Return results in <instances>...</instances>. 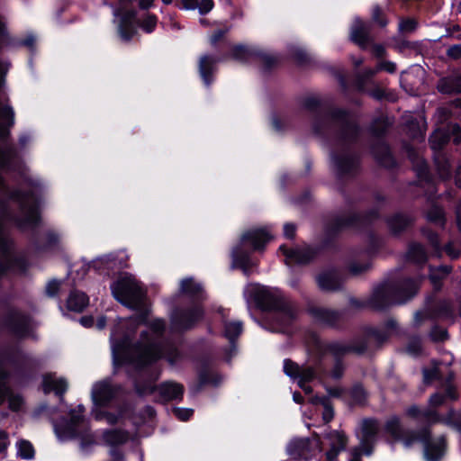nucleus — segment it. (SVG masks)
<instances>
[{"label": "nucleus", "mask_w": 461, "mask_h": 461, "mask_svg": "<svg viewBox=\"0 0 461 461\" xmlns=\"http://www.w3.org/2000/svg\"><path fill=\"white\" fill-rule=\"evenodd\" d=\"M144 321V315L138 318L120 320L118 325L112 330L111 343L113 355L115 360H126L137 365H146L156 361L162 357L160 346L156 342L165 324L161 320H155L149 326L154 337L148 339L146 334H142L141 341L131 345V335L136 330L138 324Z\"/></svg>", "instance_id": "obj_1"}, {"label": "nucleus", "mask_w": 461, "mask_h": 461, "mask_svg": "<svg viewBox=\"0 0 461 461\" xmlns=\"http://www.w3.org/2000/svg\"><path fill=\"white\" fill-rule=\"evenodd\" d=\"M246 292L250 294L263 309L274 310L271 319L276 331H285L292 323L295 311L292 305L282 301L278 290L259 285H249L247 286Z\"/></svg>", "instance_id": "obj_2"}, {"label": "nucleus", "mask_w": 461, "mask_h": 461, "mask_svg": "<svg viewBox=\"0 0 461 461\" xmlns=\"http://www.w3.org/2000/svg\"><path fill=\"white\" fill-rule=\"evenodd\" d=\"M384 430L392 439L402 440L405 447H410L414 442L420 440L424 444V456L427 461H438L440 459L446 448L443 437L436 439H429V432L425 429L419 435L415 432L404 434L400 418L397 416L389 417L384 425Z\"/></svg>", "instance_id": "obj_3"}, {"label": "nucleus", "mask_w": 461, "mask_h": 461, "mask_svg": "<svg viewBox=\"0 0 461 461\" xmlns=\"http://www.w3.org/2000/svg\"><path fill=\"white\" fill-rule=\"evenodd\" d=\"M111 290L113 297L129 308L139 309L143 304L145 292L131 275L121 276L112 285Z\"/></svg>", "instance_id": "obj_4"}, {"label": "nucleus", "mask_w": 461, "mask_h": 461, "mask_svg": "<svg viewBox=\"0 0 461 461\" xmlns=\"http://www.w3.org/2000/svg\"><path fill=\"white\" fill-rule=\"evenodd\" d=\"M286 451L294 460L308 461L317 452L321 451V441L318 435L312 438H294L287 445Z\"/></svg>", "instance_id": "obj_5"}, {"label": "nucleus", "mask_w": 461, "mask_h": 461, "mask_svg": "<svg viewBox=\"0 0 461 461\" xmlns=\"http://www.w3.org/2000/svg\"><path fill=\"white\" fill-rule=\"evenodd\" d=\"M12 200L21 208L23 219L18 221L20 227L35 225L39 221L38 200L34 194L16 192L12 194Z\"/></svg>", "instance_id": "obj_6"}, {"label": "nucleus", "mask_w": 461, "mask_h": 461, "mask_svg": "<svg viewBox=\"0 0 461 461\" xmlns=\"http://www.w3.org/2000/svg\"><path fill=\"white\" fill-rule=\"evenodd\" d=\"M380 429V423L376 420L369 419L362 421L360 431L357 434L359 441L357 447L363 450L364 456H369L373 454Z\"/></svg>", "instance_id": "obj_7"}, {"label": "nucleus", "mask_w": 461, "mask_h": 461, "mask_svg": "<svg viewBox=\"0 0 461 461\" xmlns=\"http://www.w3.org/2000/svg\"><path fill=\"white\" fill-rule=\"evenodd\" d=\"M84 408L79 405L78 411L71 412L70 422L66 426H59L55 428L56 434L60 440H67L80 437L87 430V424L82 418Z\"/></svg>", "instance_id": "obj_8"}, {"label": "nucleus", "mask_w": 461, "mask_h": 461, "mask_svg": "<svg viewBox=\"0 0 461 461\" xmlns=\"http://www.w3.org/2000/svg\"><path fill=\"white\" fill-rule=\"evenodd\" d=\"M284 371L288 376L298 379L299 386L306 393H312L311 386L306 384L312 381L316 375V372L313 368L309 366L303 367L290 360H285Z\"/></svg>", "instance_id": "obj_9"}, {"label": "nucleus", "mask_w": 461, "mask_h": 461, "mask_svg": "<svg viewBox=\"0 0 461 461\" xmlns=\"http://www.w3.org/2000/svg\"><path fill=\"white\" fill-rule=\"evenodd\" d=\"M329 441V450L325 453L326 461H337L340 452L346 449L348 438L342 430H331L325 434Z\"/></svg>", "instance_id": "obj_10"}, {"label": "nucleus", "mask_w": 461, "mask_h": 461, "mask_svg": "<svg viewBox=\"0 0 461 461\" xmlns=\"http://www.w3.org/2000/svg\"><path fill=\"white\" fill-rule=\"evenodd\" d=\"M117 388L109 380L95 383L92 388V399L96 404H105L115 395Z\"/></svg>", "instance_id": "obj_11"}, {"label": "nucleus", "mask_w": 461, "mask_h": 461, "mask_svg": "<svg viewBox=\"0 0 461 461\" xmlns=\"http://www.w3.org/2000/svg\"><path fill=\"white\" fill-rule=\"evenodd\" d=\"M271 238L270 233L265 229H254L243 234L241 244L249 243L254 249H260Z\"/></svg>", "instance_id": "obj_12"}, {"label": "nucleus", "mask_w": 461, "mask_h": 461, "mask_svg": "<svg viewBox=\"0 0 461 461\" xmlns=\"http://www.w3.org/2000/svg\"><path fill=\"white\" fill-rule=\"evenodd\" d=\"M369 26L360 19H355L350 32V39L360 48L365 49L369 41Z\"/></svg>", "instance_id": "obj_13"}, {"label": "nucleus", "mask_w": 461, "mask_h": 461, "mask_svg": "<svg viewBox=\"0 0 461 461\" xmlns=\"http://www.w3.org/2000/svg\"><path fill=\"white\" fill-rule=\"evenodd\" d=\"M203 312L199 306L181 313L174 320V324L178 329H189L203 317Z\"/></svg>", "instance_id": "obj_14"}, {"label": "nucleus", "mask_w": 461, "mask_h": 461, "mask_svg": "<svg viewBox=\"0 0 461 461\" xmlns=\"http://www.w3.org/2000/svg\"><path fill=\"white\" fill-rule=\"evenodd\" d=\"M158 392L165 401L176 400L182 398L184 387L178 383L165 382L159 385Z\"/></svg>", "instance_id": "obj_15"}, {"label": "nucleus", "mask_w": 461, "mask_h": 461, "mask_svg": "<svg viewBox=\"0 0 461 461\" xmlns=\"http://www.w3.org/2000/svg\"><path fill=\"white\" fill-rule=\"evenodd\" d=\"M437 88L442 94H459L461 93V77L449 76L443 77L438 81Z\"/></svg>", "instance_id": "obj_16"}, {"label": "nucleus", "mask_w": 461, "mask_h": 461, "mask_svg": "<svg viewBox=\"0 0 461 461\" xmlns=\"http://www.w3.org/2000/svg\"><path fill=\"white\" fill-rule=\"evenodd\" d=\"M217 60L210 56H203L199 61V72L206 86H210L212 81V74L215 69Z\"/></svg>", "instance_id": "obj_17"}, {"label": "nucleus", "mask_w": 461, "mask_h": 461, "mask_svg": "<svg viewBox=\"0 0 461 461\" xmlns=\"http://www.w3.org/2000/svg\"><path fill=\"white\" fill-rule=\"evenodd\" d=\"M280 250L286 256L285 263L289 265L291 262L298 264L307 263L313 257V252L310 249L307 250H288L285 246L280 247Z\"/></svg>", "instance_id": "obj_18"}, {"label": "nucleus", "mask_w": 461, "mask_h": 461, "mask_svg": "<svg viewBox=\"0 0 461 461\" xmlns=\"http://www.w3.org/2000/svg\"><path fill=\"white\" fill-rule=\"evenodd\" d=\"M3 377L0 375V405L5 399L8 400L9 408L12 411H19L23 403V398L14 394L9 388L2 383Z\"/></svg>", "instance_id": "obj_19"}, {"label": "nucleus", "mask_w": 461, "mask_h": 461, "mask_svg": "<svg viewBox=\"0 0 461 461\" xmlns=\"http://www.w3.org/2000/svg\"><path fill=\"white\" fill-rule=\"evenodd\" d=\"M68 388V383L64 378H57L54 375H47L43 379V389L45 393L51 391L57 394H62Z\"/></svg>", "instance_id": "obj_20"}, {"label": "nucleus", "mask_w": 461, "mask_h": 461, "mask_svg": "<svg viewBox=\"0 0 461 461\" xmlns=\"http://www.w3.org/2000/svg\"><path fill=\"white\" fill-rule=\"evenodd\" d=\"M318 285L324 291H335L340 288L341 279L334 273H324L318 276Z\"/></svg>", "instance_id": "obj_21"}, {"label": "nucleus", "mask_w": 461, "mask_h": 461, "mask_svg": "<svg viewBox=\"0 0 461 461\" xmlns=\"http://www.w3.org/2000/svg\"><path fill=\"white\" fill-rule=\"evenodd\" d=\"M364 349V347L361 348H355L349 343L342 342V341H336L331 342L327 345L326 350L328 353L332 355L335 358H338L339 357L344 356L345 354L350 352V351H362Z\"/></svg>", "instance_id": "obj_22"}, {"label": "nucleus", "mask_w": 461, "mask_h": 461, "mask_svg": "<svg viewBox=\"0 0 461 461\" xmlns=\"http://www.w3.org/2000/svg\"><path fill=\"white\" fill-rule=\"evenodd\" d=\"M88 297L86 294L73 291L68 298L67 306L71 311L81 312L88 304Z\"/></svg>", "instance_id": "obj_23"}, {"label": "nucleus", "mask_w": 461, "mask_h": 461, "mask_svg": "<svg viewBox=\"0 0 461 461\" xmlns=\"http://www.w3.org/2000/svg\"><path fill=\"white\" fill-rule=\"evenodd\" d=\"M184 8L187 10L197 9L199 14L203 15L212 10L213 0H182Z\"/></svg>", "instance_id": "obj_24"}, {"label": "nucleus", "mask_w": 461, "mask_h": 461, "mask_svg": "<svg viewBox=\"0 0 461 461\" xmlns=\"http://www.w3.org/2000/svg\"><path fill=\"white\" fill-rule=\"evenodd\" d=\"M223 317V327H224V336L232 342L233 339L240 335L242 332V323L238 321H228Z\"/></svg>", "instance_id": "obj_25"}, {"label": "nucleus", "mask_w": 461, "mask_h": 461, "mask_svg": "<svg viewBox=\"0 0 461 461\" xmlns=\"http://www.w3.org/2000/svg\"><path fill=\"white\" fill-rule=\"evenodd\" d=\"M129 438V434L124 430H107L104 433V441L112 446L125 443Z\"/></svg>", "instance_id": "obj_26"}, {"label": "nucleus", "mask_w": 461, "mask_h": 461, "mask_svg": "<svg viewBox=\"0 0 461 461\" xmlns=\"http://www.w3.org/2000/svg\"><path fill=\"white\" fill-rule=\"evenodd\" d=\"M135 17H136V13L135 12H131V13H128L122 19V22H121V24H120V27H119V33H120L121 38L123 41L131 40V37L133 36V34L135 33V30L134 29H130L129 31L127 29L128 22L130 20H131V19H134Z\"/></svg>", "instance_id": "obj_27"}, {"label": "nucleus", "mask_w": 461, "mask_h": 461, "mask_svg": "<svg viewBox=\"0 0 461 461\" xmlns=\"http://www.w3.org/2000/svg\"><path fill=\"white\" fill-rule=\"evenodd\" d=\"M17 456L23 459H32L34 456V448L31 442L21 439L16 443Z\"/></svg>", "instance_id": "obj_28"}, {"label": "nucleus", "mask_w": 461, "mask_h": 461, "mask_svg": "<svg viewBox=\"0 0 461 461\" xmlns=\"http://www.w3.org/2000/svg\"><path fill=\"white\" fill-rule=\"evenodd\" d=\"M409 222V220L402 215H395L388 220V225L391 230L394 233H398L405 229Z\"/></svg>", "instance_id": "obj_29"}, {"label": "nucleus", "mask_w": 461, "mask_h": 461, "mask_svg": "<svg viewBox=\"0 0 461 461\" xmlns=\"http://www.w3.org/2000/svg\"><path fill=\"white\" fill-rule=\"evenodd\" d=\"M447 140L448 138L446 133L440 130H437L429 139L430 147L435 151L439 150Z\"/></svg>", "instance_id": "obj_30"}, {"label": "nucleus", "mask_w": 461, "mask_h": 461, "mask_svg": "<svg viewBox=\"0 0 461 461\" xmlns=\"http://www.w3.org/2000/svg\"><path fill=\"white\" fill-rule=\"evenodd\" d=\"M5 122H8V125L14 123V111L10 106L0 107V135L5 132Z\"/></svg>", "instance_id": "obj_31"}, {"label": "nucleus", "mask_w": 461, "mask_h": 461, "mask_svg": "<svg viewBox=\"0 0 461 461\" xmlns=\"http://www.w3.org/2000/svg\"><path fill=\"white\" fill-rule=\"evenodd\" d=\"M181 291L190 295L198 294L202 293V286L191 278L184 279L181 282Z\"/></svg>", "instance_id": "obj_32"}, {"label": "nucleus", "mask_w": 461, "mask_h": 461, "mask_svg": "<svg viewBox=\"0 0 461 461\" xmlns=\"http://www.w3.org/2000/svg\"><path fill=\"white\" fill-rule=\"evenodd\" d=\"M450 272V268L447 266H442L438 268H430L429 278L435 286H438L440 279L444 278Z\"/></svg>", "instance_id": "obj_33"}, {"label": "nucleus", "mask_w": 461, "mask_h": 461, "mask_svg": "<svg viewBox=\"0 0 461 461\" xmlns=\"http://www.w3.org/2000/svg\"><path fill=\"white\" fill-rule=\"evenodd\" d=\"M409 257L411 260L418 263L425 262L427 258L423 247L419 244L412 245L410 248Z\"/></svg>", "instance_id": "obj_34"}, {"label": "nucleus", "mask_w": 461, "mask_h": 461, "mask_svg": "<svg viewBox=\"0 0 461 461\" xmlns=\"http://www.w3.org/2000/svg\"><path fill=\"white\" fill-rule=\"evenodd\" d=\"M435 160L440 177L442 179L448 178L450 176V167L448 162L442 156L437 157Z\"/></svg>", "instance_id": "obj_35"}, {"label": "nucleus", "mask_w": 461, "mask_h": 461, "mask_svg": "<svg viewBox=\"0 0 461 461\" xmlns=\"http://www.w3.org/2000/svg\"><path fill=\"white\" fill-rule=\"evenodd\" d=\"M335 163L339 172L346 173L356 165V159L354 158L347 157L336 159Z\"/></svg>", "instance_id": "obj_36"}, {"label": "nucleus", "mask_w": 461, "mask_h": 461, "mask_svg": "<svg viewBox=\"0 0 461 461\" xmlns=\"http://www.w3.org/2000/svg\"><path fill=\"white\" fill-rule=\"evenodd\" d=\"M254 53L245 47L237 46L232 50V56L234 59L240 61H247L252 57Z\"/></svg>", "instance_id": "obj_37"}, {"label": "nucleus", "mask_w": 461, "mask_h": 461, "mask_svg": "<svg viewBox=\"0 0 461 461\" xmlns=\"http://www.w3.org/2000/svg\"><path fill=\"white\" fill-rule=\"evenodd\" d=\"M157 25V17L153 14H147L140 26L146 32H151Z\"/></svg>", "instance_id": "obj_38"}, {"label": "nucleus", "mask_w": 461, "mask_h": 461, "mask_svg": "<svg viewBox=\"0 0 461 461\" xmlns=\"http://www.w3.org/2000/svg\"><path fill=\"white\" fill-rule=\"evenodd\" d=\"M406 414L412 418L422 416L428 420L434 419V413L429 411H420L417 406H411L406 410Z\"/></svg>", "instance_id": "obj_39"}, {"label": "nucleus", "mask_w": 461, "mask_h": 461, "mask_svg": "<svg viewBox=\"0 0 461 461\" xmlns=\"http://www.w3.org/2000/svg\"><path fill=\"white\" fill-rule=\"evenodd\" d=\"M428 218L429 221H434L436 223L442 224L444 222V214L443 211L440 208H433L429 213Z\"/></svg>", "instance_id": "obj_40"}, {"label": "nucleus", "mask_w": 461, "mask_h": 461, "mask_svg": "<svg viewBox=\"0 0 461 461\" xmlns=\"http://www.w3.org/2000/svg\"><path fill=\"white\" fill-rule=\"evenodd\" d=\"M352 398L357 402H362L366 399V392L362 386H355L351 392Z\"/></svg>", "instance_id": "obj_41"}, {"label": "nucleus", "mask_w": 461, "mask_h": 461, "mask_svg": "<svg viewBox=\"0 0 461 461\" xmlns=\"http://www.w3.org/2000/svg\"><path fill=\"white\" fill-rule=\"evenodd\" d=\"M416 26H417L416 22L411 19L402 21L399 23V28L403 32H411L416 28Z\"/></svg>", "instance_id": "obj_42"}, {"label": "nucleus", "mask_w": 461, "mask_h": 461, "mask_svg": "<svg viewBox=\"0 0 461 461\" xmlns=\"http://www.w3.org/2000/svg\"><path fill=\"white\" fill-rule=\"evenodd\" d=\"M96 420H105L109 424H115L119 421L120 417L113 413H98L95 415Z\"/></svg>", "instance_id": "obj_43"}, {"label": "nucleus", "mask_w": 461, "mask_h": 461, "mask_svg": "<svg viewBox=\"0 0 461 461\" xmlns=\"http://www.w3.org/2000/svg\"><path fill=\"white\" fill-rule=\"evenodd\" d=\"M174 414L181 420H188L192 414H193V410L191 409H181V408H176V409H174L173 411Z\"/></svg>", "instance_id": "obj_44"}, {"label": "nucleus", "mask_w": 461, "mask_h": 461, "mask_svg": "<svg viewBox=\"0 0 461 461\" xmlns=\"http://www.w3.org/2000/svg\"><path fill=\"white\" fill-rule=\"evenodd\" d=\"M447 55L454 59H457L461 58V45H453L450 46L447 50Z\"/></svg>", "instance_id": "obj_45"}, {"label": "nucleus", "mask_w": 461, "mask_h": 461, "mask_svg": "<svg viewBox=\"0 0 461 461\" xmlns=\"http://www.w3.org/2000/svg\"><path fill=\"white\" fill-rule=\"evenodd\" d=\"M369 264H357L353 263L349 267V270L354 275H359L369 268Z\"/></svg>", "instance_id": "obj_46"}, {"label": "nucleus", "mask_w": 461, "mask_h": 461, "mask_svg": "<svg viewBox=\"0 0 461 461\" xmlns=\"http://www.w3.org/2000/svg\"><path fill=\"white\" fill-rule=\"evenodd\" d=\"M334 413L333 409L327 402H323V412L322 418L323 420L328 423L333 419Z\"/></svg>", "instance_id": "obj_47"}, {"label": "nucleus", "mask_w": 461, "mask_h": 461, "mask_svg": "<svg viewBox=\"0 0 461 461\" xmlns=\"http://www.w3.org/2000/svg\"><path fill=\"white\" fill-rule=\"evenodd\" d=\"M349 459L348 461H362L361 456L364 455L363 450L357 447H354L349 450Z\"/></svg>", "instance_id": "obj_48"}, {"label": "nucleus", "mask_w": 461, "mask_h": 461, "mask_svg": "<svg viewBox=\"0 0 461 461\" xmlns=\"http://www.w3.org/2000/svg\"><path fill=\"white\" fill-rule=\"evenodd\" d=\"M10 441L7 432L0 430V453L5 452L8 447Z\"/></svg>", "instance_id": "obj_49"}, {"label": "nucleus", "mask_w": 461, "mask_h": 461, "mask_svg": "<svg viewBox=\"0 0 461 461\" xmlns=\"http://www.w3.org/2000/svg\"><path fill=\"white\" fill-rule=\"evenodd\" d=\"M59 288V283L56 280L50 281L47 284L46 292L50 296H54Z\"/></svg>", "instance_id": "obj_50"}, {"label": "nucleus", "mask_w": 461, "mask_h": 461, "mask_svg": "<svg viewBox=\"0 0 461 461\" xmlns=\"http://www.w3.org/2000/svg\"><path fill=\"white\" fill-rule=\"evenodd\" d=\"M396 69L395 64L390 61L381 62L377 66V70H386L389 73H393Z\"/></svg>", "instance_id": "obj_51"}, {"label": "nucleus", "mask_w": 461, "mask_h": 461, "mask_svg": "<svg viewBox=\"0 0 461 461\" xmlns=\"http://www.w3.org/2000/svg\"><path fill=\"white\" fill-rule=\"evenodd\" d=\"M284 234L288 239H293L295 235V226L292 223H285L284 225Z\"/></svg>", "instance_id": "obj_52"}, {"label": "nucleus", "mask_w": 461, "mask_h": 461, "mask_svg": "<svg viewBox=\"0 0 461 461\" xmlns=\"http://www.w3.org/2000/svg\"><path fill=\"white\" fill-rule=\"evenodd\" d=\"M444 401V397L443 395L439 394V393H435L433 394L430 399H429V402L432 406H438V405H440Z\"/></svg>", "instance_id": "obj_53"}, {"label": "nucleus", "mask_w": 461, "mask_h": 461, "mask_svg": "<svg viewBox=\"0 0 461 461\" xmlns=\"http://www.w3.org/2000/svg\"><path fill=\"white\" fill-rule=\"evenodd\" d=\"M111 258L110 256H104L102 258H97L94 261L95 267H100L102 265H110Z\"/></svg>", "instance_id": "obj_54"}, {"label": "nucleus", "mask_w": 461, "mask_h": 461, "mask_svg": "<svg viewBox=\"0 0 461 461\" xmlns=\"http://www.w3.org/2000/svg\"><path fill=\"white\" fill-rule=\"evenodd\" d=\"M446 252L447 254L451 257L452 258H457L460 254L459 250L454 249V245L449 244L446 247Z\"/></svg>", "instance_id": "obj_55"}, {"label": "nucleus", "mask_w": 461, "mask_h": 461, "mask_svg": "<svg viewBox=\"0 0 461 461\" xmlns=\"http://www.w3.org/2000/svg\"><path fill=\"white\" fill-rule=\"evenodd\" d=\"M177 352L175 349H170L167 353H165V357L169 363L174 364L176 361Z\"/></svg>", "instance_id": "obj_56"}, {"label": "nucleus", "mask_w": 461, "mask_h": 461, "mask_svg": "<svg viewBox=\"0 0 461 461\" xmlns=\"http://www.w3.org/2000/svg\"><path fill=\"white\" fill-rule=\"evenodd\" d=\"M80 323L84 327H91L94 324V319L91 316H85L80 319Z\"/></svg>", "instance_id": "obj_57"}, {"label": "nucleus", "mask_w": 461, "mask_h": 461, "mask_svg": "<svg viewBox=\"0 0 461 461\" xmlns=\"http://www.w3.org/2000/svg\"><path fill=\"white\" fill-rule=\"evenodd\" d=\"M380 15V10L378 8H375L373 11V19L378 23L381 26H384L386 22L384 20H379L378 16Z\"/></svg>", "instance_id": "obj_58"}, {"label": "nucleus", "mask_w": 461, "mask_h": 461, "mask_svg": "<svg viewBox=\"0 0 461 461\" xmlns=\"http://www.w3.org/2000/svg\"><path fill=\"white\" fill-rule=\"evenodd\" d=\"M428 240L430 241L431 245L435 248L438 246V236L433 232L428 233Z\"/></svg>", "instance_id": "obj_59"}, {"label": "nucleus", "mask_w": 461, "mask_h": 461, "mask_svg": "<svg viewBox=\"0 0 461 461\" xmlns=\"http://www.w3.org/2000/svg\"><path fill=\"white\" fill-rule=\"evenodd\" d=\"M373 52L377 57H382L384 54V48L382 45H375Z\"/></svg>", "instance_id": "obj_60"}, {"label": "nucleus", "mask_w": 461, "mask_h": 461, "mask_svg": "<svg viewBox=\"0 0 461 461\" xmlns=\"http://www.w3.org/2000/svg\"><path fill=\"white\" fill-rule=\"evenodd\" d=\"M224 35L223 31H217L211 38V42L212 44L216 43L218 41H220Z\"/></svg>", "instance_id": "obj_61"}, {"label": "nucleus", "mask_w": 461, "mask_h": 461, "mask_svg": "<svg viewBox=\"0 0 461 461\" xmlns=\"http://www.w3.org/2000/svg\"><path fill=\"white\" fill-rule=\"evenodd\" d=\"M154 0H140L139 6L141 9H148L153 5Z\"/></svg>", "instance_id": "obj_62"}, {"label": "nucleus", "mask_w": 461, "mask_h": 461, "mask_svg": "<svg viewBox=\"0 0 461 461\" xmlns=\"http://www.w3.org/2000/svg\"><path fill=\"white\" fill-rule=\"evenodd\" d=\"M342 366L340 365H337L334 370L332 371V376L335 378H339L342 375Z\"/></svg>", "instance_id": "obj_63"}, {"label": "nucleus", "mask_w": 461, "mask_h": 461, "mask_svg": "<svg viewBox=\"0 0 461 461\" xmlns=\"http://www.w3.org/2000/svg\"><path fill=\"white\" fill-rule=\"evenodd\" d=\"M456 221L458 228L461 230V203L458 205L456 209Z\"/></svg>", "instance_id": "obj_64"}]
</instances>
